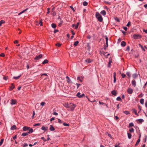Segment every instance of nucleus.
Instances as JSON below:
<instances>
[{
	"label": "nucleus",
	"instance_id": "1",
	"mask_svg": "<svg viewBox=\"0 0 147 147\" xmlns=\"http://www.w3.org/2000/svg\"><path fill=\"white\" fill-rule=\"evenodd\" d=\"M96 17L100 22H102L103 20V18L99 13L97 12L96 13Z\"/></svg>",
	"mask_w": 147,
	"mask_h": 147
},
{
	"label": "nucleus",
	"instance_id": "2",
	"mask_svg": "<svg viewBox=\"0 0 147 147\" xmlns=\"http://www.w3.org/2000/svg\"><path fill=\"white\" fill-rule=\"evenodd\" d=\"M33 129L32 128H30L28 132H27L23 133L21 135H22V136H25L27 135H28L30 133H32L33 132Z\"/></svg>",
	"mask_w": 147,
	"mask_h": 147
},
{
	"label": "nucleus",
	"instance_id": "3",
	"mask_svg": "<svg viewBox=\"0 0 147 147\" xmlns=\"http://www.w3.org/2000/svg\"><path fill=\"white\" fill-rule=\"evenodd\" d=\"M76 106L75 105L72 103H70L69 104L68 108L69 109V110L70 111H73L74 109Z\"/></svg>",
	"mask_w": 147,
	"mask_h": 147
},
{
	"label": "nucleus",
	"instance_id": "4",
	"mask_svg": "<svg viewBox=\"0 0 147 147\" xmlns=\"http://www.w3.org/2000/svg\"><path fill=\"white\" fill-rule=\"evenodd\" d=\"M133 37L134 39H137L140 38L141 37V36L140 34H135L133 35Z\"/></svg>",
	"mask_w": 147,
	"mask_h": 147
},
{
	"label": "nucleus",
	"instance_id": "5",
	"mask_svg": "<svg viewBox=\"0 0 147 147\" xmlns=\"http://www.w3.org/2000/svg\"><path fill=\"white\" fill-rule=\"evenodd\" d=\"M17 100L16 99H11V102L10 104L11 105H14L16 104L17 103Z\"/></svg>",
	"mask_w": 147,
	"mask_h": 147
},
{
	"label": "nucleus",
	"instance_id": "6",
	"mask_svg": "<svg viewBox=\"0 0 147 147\" xmlns=\"http://www.w3.org/2000/svg\"><path fill=\"white\" fill-rule=\"evenodd\" d=\"M133 90L130 88H129L127 90V92L129 94H131L133 93Z\"/></svg>",
	"mask_w": 147,
	"mask_h": 147
},
{
	"label": "nucleus",
	"instance_id": "7",
	"mask_svg": "<svg viewBox=\"0 0 147 147\" xmlns=\"http://www.w3.org/2000/svg\"><path fill=\"white\" fill-rule=\"evenodd\" d=\"M30 129V127H26V126L24 127L23 128V130L24 131H26L28 130V131H29V130Z\"/></svg>",
	"mask_w": 147,
	"mask_h": 147
},
{
	"label": "nucleus",
	"instance_id": "8",
	"mask_svg": "<svg viewBox=\"0 0 147 147\" xmlns=\"http://www.w3.org/2000/svg\"><path fill=\"white\" fill-rule=\"evenodd\" d=\"M42 57V55L41 54H40L38 56H37L34 58L35 60H38L39 59L41 58Z\"/></svg>",
	"mask_w": 147,
	"mask_h": 147
},
{
	"label": "nucleus",
	"instance_id": "9",
	"mask_svg": "<svg viewBox=\"0 0 147 147\" xmlns=\"http://www.w3.org/2000/svg\"><path fill=\"white\" fill-rule=\"evenodd\" d=\"M112 60L111 58H109V62L108 64V67H110L111 63H112Z\"/></svg>",
	"mask_w": 147,
	"mask_h": 147
},
{
	"label": "nucleus",
	"instance_id": "10",
	"mask_svg": "<svg viewBox=\"0 0 147 147\" xmlns=\"http://www.w3.org/2000/svg\"><path fill=\"white\" fill-rule=\"evenodd\" d=\"M11 84V86H10L9 88V90L10 91L12 90L15 88V87L13 83H12Z\"/></svg>",
	"mask_w": 147,
	"mask_h": 147
},
{
	"label": "nucleus",
	"instance_id": "11",
	"mask_svg": "<svg viewBox=\"0 0 147 147\" xmlns=\"http://www.w3.org/2000/svg\"><path fill=\"white\" fill-rule=\"evenodd\" d=\"M85 61L86 63H88L91 62L92 61V60H91L90 59L88 58L86 59Z\"/></svg>",
	"mask_w": 147,
	"mask_h": 147
},
{
	"label": "nucleus",
	"instance_id": "12",
	"mask_svg": "<svg viewBox=\"0 0 147 147\" xmlns=\"http://www.w3.org/2000/svg\"><path fill=\"white\" fill-rule=\"evenodd\" d=\"M116 73L115 72H114L113 73V78H114V81L113 82L114 83H115L116 82Z\"/></svg>",
	"mask_w": 147,
	"mask_h": 147
},
{
	"label": "nucleus",
	"instance_id": "13",
	"mask_svg": "<svg viewBox=\"0 0 147 147\" xmlns=\"http://www.w3.org/2000/svg\"><path fill=\"white\" fill-rule=\"evenodd\" d=\"M132 84L133 86L135 87L136 86V82L134 80H133L132 81Z\"/></svg>",
	"mask_w": 147,
	"mask_h": 147
},
{
	"label": "nucleus",
	"instance_id": "14",
	"mask_svg": "<svg viewBox=\"0 0 147 147\" xmlns=\"http://www.w3.org/2000/svg\"><path fill=\"white\" fill-rule=\"evenodd\" d=\"M66 78L68 80H67V82L70 84L71 82V80L69 78L68 76H67L66 77Z\"/></svg>",
	"mask_w": 147,
	"mask_h": 147
},
{
	"label": "nucleus",
	"instance_id": "15",
	"mask_svg": "<svg viewBox=\"0 0 147 147\" xmlns=\"http://www.w3.org/2000/svg\"><path fill=\"white\" fill-rule=\"evenodd\" d=\"M111 93L114 96H116L117 94V93L115 90H113L111 92Z\"/></svg>",
	"mask_w": 147,
	"mask_h": 147
},
{
	"label": "nucleus",
	"instance_id": "16",
	"mask_svg": "<svg viewBox=\"0 0 147 147\" xmlns=\"http://www.w3.org/2000/svg\"><path fill=\"white\" fill-rule=\"evenodd\" d=\"M48 128L47 127L42 126L41 127V129L42 130L44 131H47L48 129Z\"/></svg>",
	"mask_w": 147,
	"mask_h": 147
},
{
	"label": "nucleus",
	"instance_id": "17",
	"mask_svg": "<svg viewBox=\"0 0 147 147\" xmlns=\"http://www.w3.org/2000/svg\"><path fill=\"white\" fill-rule=\"evenodd\" d=\"M79 24V23H78L76 25L73 24L72 25V27H75V28L76 29H77L78 27V25Z\"/></svg>",
	"mask_w": 147,
	"mask_h": 147
},
{
	"label": "nucleus",
	"instance_id": "18",
	"mask_svg": "<svg viewBox=\"0 0 147 147\" xmlns=\"http://www.w3.org/2000/svg\"><path fill=\"white\" fill-rule=\"evenodd\" d=\"M100 13L102 15H103L105 16L106 15V11L105 10H103L102 11L100 12Z\"/></svg>",
	"mask_w": 147,
	"mask_h": 147
},
{
	"label": "nucleus",
	"instance_id": "19",
	"mask_svg": "<svg viewBox=\"0 0 147 147\" xmlns=\"http://www.w3.org/2000/svg\"><path fill=\"white\" fill-rule=\"evenodd\" d=\"M49 129L51 131H53L55 129L52 125H51Z\"/></svg>",
	"mask_w": 147,
	"mask_h": 147
},
{
	"label": "nucleus",
	"instance_id": "20",
	"mask_svg": "<svg viewBox=\"0 0 147 147\" xmlns=\"http://www.w3.org/2000/svg\"><path fill=\"white\" fill-rule=\"evenodd\" d=\"M16 129V126L15 125L12 126L11 128V130H13Z\"/></svg>",
	"mask_w": 147,
	"mask_h": 147
},
{
	"label": "nucleus",
	"instance_id": "21",
	"mask_svg": "<svg viewBox=\"0 0 147 147\" xmlns=\"http://www.w3.org/2000/svg\"><path fill=\"white\" fill-rule=\"evenodd\" d=\"M127 134L128 138L129 139H130L131 138V133H127Z\"/></svg>",
	"mask_w": 147,
	"mask_h": 147
},
{
	"label": "nucleus",
	"instance_id": "22",
	"mask_svg": "<svg viewBox=\"0 0 147 147\" xmlns=\"http://www.w3.org/2000/svg\"><path fill=\"white\" fill-rule=\"evenodd\" d=\"M126 45V43L124 41H122L121 43V45L123 47L125 46Z\"/></svg>",
	"mask_w": 147,
	"mask_h": 147
},
{
	"label": "nucleus",
	"instance_id": "23",
	"mask_svg": "<svg viewBox=\"0 0 147 147\" xmlns=\"http://www.w3.org/2000/svg\"><path fill=\"white\" fill-rule=\"evenodd\" d=\"M132 110L133 112L134 113H135V114L136 115H137V116H138V114L137 113L136 110L135 109H132Z\"/></svg>",
	"mask_w": 147,
	"mask_h": 147
},
{
	"label": "nucleus",
	"instance_id": "24",
	"mask_svg": "<svg viewBox=\"0 0 147 147\" xmlns=\"http://www.w3.org/2000/svg\"><path fill=\"white\" fill-rule=\"evenodd\" d=\"M140 103L142 105H143L144 102V100L143 98H141L140 100Z\"/></svg>",
	"mask_w": 147,
	"mask_h": 147
},
{
	"label": "nucleus",
	"instance_id": "25",
	"mask_svg": "<svg viewBox=\"0 0 147 147\" xmlns=\"http://www.w3.org/2000/svg\"><path fill=\"white\" fill-rule=\"evenodd\" d=\"M123 112L126 115H127L130 114L129 111H123Z\"/></svg>",
	"mask_w": 147,
	"mask_h": 147
},
{
	"label": "nucleus",
	"instance_id": "26",
	"mask_svg": "<svg viewBox=\"0 0 147 147\" xmlns=\"http://www.w3.org/2000/svg\"><path fill=\"white\" fill-rule=\"evenodd\" d=\"M63 105L66 108H68L69 107V104L65 103L63 104Z\"/></svg>",
	"mask_w": 147,
	"mask_h": 147
},
{
	"label": "nucleus",
	"instance_id": "27",
	"mask_svg": "<svg viewBox=\"0 0 147 147\" xmlns=\"http://www.w3.org/2000/svg\"><path fill=\"white\" fill-rule=\"evenodd\" d=\"M40 106L39 104L38 103L36 104L35 105V108L36 109H38Z\"/></svg>",
	"mask_w": 147,
	"mask_h": 147
},
{
	"label": "nucleus",
	"instance_id": "28",
	"mask_svg": "<svg viewBox=\"0 0 147 147\" xmlns=\"http://www.w3.org/2000/svg\"><path fill=\"white\" fill-rule=\"evenodd\" d=\"M48 62V61L47 59H45L44 60V61L42 62V64H44L46 63H47Z\"/></svg>",
	"mask_w": 147,
	"mask_h": 147
},
{
	"label": "nucleus",
	"instance_id": "29",
	"mask_svg": "<svg viewBox=\"0 0 147 147\" xmlns=\"http://www.w3.org/2000/svg\"><path fill=\"white\" fill-rule=\"evenodd\" d=\"M138 76V75L136 74H134L132 75V77L133 78L135 79L136 78V77Z\"/></svg>",
	"mask_w": 147,
	"mask_h": 147
},
{
	"label": "nucleus",
	"instance_id": "30",
	"mask_svg": "<svg viewBox=\"0 0 147 147\" xmlns=\"http://www.w3.org/2000/svg\"><path fill=\"white\" fill-rule=\"evenodd\" d=\"M79 43V42L78 41H77L74 42V46H77Z\"/></svg>",
	"mask_w": 147,
	"mask_h": 147
},
{
	"label": "nucleus",
	"instance_id": "31",
	"mask_svg": "<svg viewBox=\"0 0 147 147\" xmlns=\"http://www.w3.org/2000/svg\"><path fill=\"white\" fill-rule=\"evenodd\" d=\"M129 131L131 132V133H132L133 132H134V129L132 128H130V129H129Z\"/></svg>",
	"mask_w": 147,
	"mask_h": 147
},
{
	"label": "nucleus",
	"instance_id": "32",
	"mask_svg": "<svg viewBox=\"0 0 147 147\" xmlns=\"http://www.w3.org/2000/svg\"><path fill=\"white\" fill-rule=\"evenodd\" d=\"M105 38H106V45L108 46V38L107 37H106Z\"/></svg>",
	"mask_w": 147,
	"mask_h": 147
},
{
	"label": "nucleus",
	"instance_id": "33",
	"mask_svg": "<svg viewBox=\"0 0 147 147\" xmlns=\"http://www.w3.org/2000/svg\"><path fill=\"white\" fill-rule=\"evenodd\" d=\"M5 23V21L4 20H1L0 22V26H1V24H4V23Z\"/></svg>",
	"mask_w": 147,
	"mask_h": 147
},
{
	"label": "nucleus",
	"instance_id": "34",
	"mask_svg": "<svg viewBox=\"0 0 147 147\" xmlns=\"http://www.w3.org/2000/svg\"><path fill=\"white\" fill-rule=\"evenodd\" d=\"M51 26L53 28H55L56 27V25L53 23L51 24Z\"/></svg>",
	"mask_w": 147,
	"mask_h": 147
},
{
	"label": "nucleus",
	"instance_id": "35",
	"mask_svg": "<svg viewBox=\"0 0 147 147\" xmlns=\"http://www.w3.org/2000/svg\"><path fill=\"white\" fill-rule=\"evenodd\" d=\"M20 76H18L17 77L14 76L13 77V78L16 80H17V79H18L20 78Z\"/></svg>",
	"mask_w": 147,
	"mask_h": 147
},
{
	"label": "nucleus",
	"instance_id": "36",
	"mask_svg": "<svg viewBox=\"0 0 147 147\" xmlns=\"http://www.w3.org/2000/svg\"><path fill=\"white\" fill-rule=\"evenodd\" d=\"M134 126V124L132 123H130L129 124V127H131L133 126Z\"/></svg>",
	"mask_w": 147,
	"mask_h": 147
},
{
	"label": "nucleus",
	"instance_id": "37",
	"mask_svg": "<svg viewBox=\"0 0 147 147\" xmlns=\"http://www.w3.org/2000/svg\"><path fill=\"white\" fill-rule=\"evenodd\" d=\"M140 139H139L137 141V142H136V143L135 144V146L137 145V144L140 142Z\"/></svg>",
	"mask_w": 147,
	"mask_h": 147
},
{
	"label": "nucleus",
	"instance_id": "38",
	"mask_svg": "<svg viewBox=\"0 0 147 147\" xmlns=\"http://www.w3.org/2000/svg\"><path fill=\"white\" fill-rule=\"evenodd\" d=\"M83 4L84 6H86L87 5L88 3L86 1H84L83 2Z\"/></svg>",
	"mask_w": 147,
	"mask_h": 147
},
{
	"label": "nucleus",
	"instance_id": "39",
	"mask_svg": "<svg viewBox=\"0 0 147 147\" xmlns=\"http://www.w3.org/2000/svg\"><path fill=\"white\" fill-rule=\"evenodd\" d=\"M139 45L140 46V47H141L142 49L144 51H145V50L143 47L140 44H139Z\"/></svg>",
	"mask_w": 147,
	"mask_h": 147
},
{
	"label": "nucleus",
	"instance_id": "40",
	"mask_svg": "<svg viewBox=\"0 0 147 147\" xmlns=\"http://www.w3.org/2000/svg\"><path fill=\"white\" fill-rule=\"evenodd\" d=\"M116 100H118V101H121V97L119 96L117 98Z\"/></svg>",
	"mask_w": 147,
	"mask_h": 147
},
{
	"label": "nucleus",
	"instance_id": "41",
	"mask_svg": "<svg viewBox=\"0 0 147 147\" xmlns=\"http://www.w3.org/2000/svg\"><path fill=\"white\" fill-rule=\"evenodd\" d=\"M63 125L65 126H69V125L68 124L66 123H63Z\"/></svg>",
	"mask_w": 147,
	"mask_h": 147
},
{
	"label": "nucleus",
	"instance_id": "42",
	"mask_svg": "<svg viewBox=\"0 0 147 147\" xmlns=\"http://www.w3.org/2000/svg\"><path fill=\"white\" fill-rule=\"evenodd\" d=\"M81 94L80 92H79L76 94V96L79 98H80V96H81Z\"/></svg>",
	"mask_w": 147,
	"mask_h": 147
},
{
	"label": "nucleus",
	"instance_id": "43",
	"mask_svg": "<svg viewBox=\"0 0 147 147\" xmlns=\"http://www.w3.org/2000/svg\"><path fill=\"white\" fill-rule=\"evenodd\" d=\"M144 94L142 93H141L140 95H138V97H142L143 96Z\"/></svg>",
	"mask_w": 147,
	"mask_h": 147
},
{
	"label": "nucleus",
	"instance_id": "44",
	"mask_svg": "<svg viewBox=\"0 0 147 147\" xmlns=\"http://www.w3.org/2000/svg\"><path fill=\"white\" fill-rule=\"evenodd\" d=\"M3 140H4L3 139H1V141L0 142V146L2 144V143L3 142Z\"/></svg>",
	"mask_w": 147,
	"mask_h": 147
},
{
	"label": "nucleus",
	"instance_id": "45",
	"mask_svg": "<svg viewBox=\"0 0 147 147\" xmlns=\"http://www.w3.org/2000/svg\"><path fill=\"white\" fill-rule=\"evenodd\" d=\"M77 80H79L80 82H82V80L81 79V78L80 77H78L77 78Z\"/></svg>",
	"mask_w": 147,
	"mask_h": 147
},
{
	"label": "nucleus",
	"instance_id": "46",
	"mask_svg": "<svg viewBox=\"0 0 147 147\" xmlns=\"http://www.w3.org/2000/svg\"><path fill=\"white\" fill-rule=\"evenodd\" d=\"M126 75L129 77H131V75L130 73L129 72H127L126 73Z\"/></svg>",
	"mask_w": 147,
	"mask_h": 147
},
{
	"label": "nucleus",
	"instance_id": "47",
	"mask_svg": "<svg viewBox=\"0 0 147 147\" xmlns=\"http://www.w3.org/2000/svg\"><path fill=\"white\" fill-rule=\"evenodd\" d=\"M45 104V102H42L40 103V105L42 106H44Z\"/></svg>",
	"mask_w": 147,
	"mask_h": 147
},
{
	"label": "nucleus",
	"instance_id": "48",
	"mask_svg": "<svg viewBox=\"0 0 147 147\" xmlns=\"http://www.w3.org/2000/svg\"><path fill=\"white\" fill-rule=\"evenodd\" d=\"M61 45V44L59 43H57L56 44V45L57 46L59 47H60Z\"/></svg>",
	"mask_w": 147,
	"mask_h": 147
},
{
	"label": "nucleus",
	"instance_id": "49",
	"mask_svg": "<svg viewBox=\"0 0 147 147\" xmlns=\"http://www.w3.org/2000/svg\"><path fill=\"white\" fill-rule=\"evenodd\" d=\"M39 24L41 26L42 25V23L41 20H40L39 23Z\"/></svg>",
	"mask_w": 147,
	"mask_h": 147
},
{
	"label": "nucleus",
	"instance_id": "50",
	"mask_svg": "<svg viewBox=\"0 0 147 147\" xmlns=\"http://www.w3.org/2000/svg\"><path fill=\"white\" fill-rule=\"evenodd\" d=\"M138 121L140 122H142L144 121V120L142 119H139L138 120Z\"/></svg>",
	"mask_w": 147,
	"mask_h": 147
},
{
	"label": "nucleus",
	"instance_id": "51",
	"mask_svg": "<svg viewBox=\"0 0 147 147\" xmlns=\"http://www.w3.org/2000/svg\"><path fill=\"white\" fill-rule=\"evenodd\" d=\"M121 76L122 77V78H125L126 77V75L125 74H121Z\"/></svg>",
	"mask_w": 147,
	"mask_h": 147
},
{
	"label": "nucleus",
	"instance_id": "52",
	"mask_svg": "<svg viewBox=\"0 0 147 147\" xmlns=\"http://www.w3.org/2000/svg\"><path fill=\"white\" fill-rule=\"evenodd\" d=\"M0 56L1 57H4L5 56V55L4 53H1L0 54Z\"/></svg>",
	"mask_w": 147,
	"mask_h": 147
},
{
	"label": "nucleus",
	"instance_id": "53",
	"mask_svg": "<svg viewBox=\"0 0 147 147\" xmlns=\"http://www.w3.org/2000/svg\"><path fill=\"white\" fill-rule=\"evenodd\" d=\"M70 7L72 9V10H73V11H75V10H74V8L72 6H70Z\"/></svg>",
	"mask_w": 147,
	"mask_h": 147
},
{
	"label": "nucleus",
	"instance_id": "54",
	"mask_svg": "<svg viewBox=\"0 0 147 147\" xmlns=\"http://www.w3.org/2000/svg\"><path fill=\"white\" fill-rule=\"evenodd\" d=\"M23 147H26V146H28V145L27 143H24L23 144Z\"/></svg>",
	"mask_w": 147,
	"mask_h": 147
},
{
	"label": "nucleus",
	"instance_id": "55",
	"mask_svg": "<svg viewBox=\"0 0 147 147\" xmlns=\"http://www.w3.org/2000/svg\"><path fill=\"white\" fill-rule=\"evenodd\" d=\"M76 85H77V89L80 86V84H78V83H76Z\"/></svg>",
	"mask_w": 147,
	"mask_h": 147
},
{
	"label": "nucleus",
	"instance_id": "56",
	"mask_svg": "<svg viewBox=\"0 0 147 147\" xmlns=\"http://www.w3.org/2000/svg\"><path fill=\"white\" fill-rule=\"evenodd\" d=\"M58 121L59 123H63V122L61 121L59 119H58Z\"/></svg>",
	"mask_w": 147,
	"mask_h": 147
},
{
	"label": "nucleus",
	"instance_id": "57",
	"mask_svg": "<svg viewBox=\"0 0 147 147\" xmlns=\"http://www.w3.org/2000/svg\"><path fill=\"white\" fill-rule=\"evenodd\" d=\"M108 46L107 45H105L104 46V49L105 50H106L107 48L108 47Z\"/></svg>",
	"mask_w": 147,
	"mask_h": 147
},
{
	"label": "nucleus",
	"instance_id": "58",
	"mask_svg": "<svg viewBox=\"0 0 147 147\" xmlns=\"http://www.w3.org/2000/svg\"><path fill=\"white\" fill-rule=\"evenodd\" d=\"M131 24V22H129L127 24V26H129V25L130 24Z\"/></svg>",
	"mask_w": 147,
	"mask_h": 147
},
{
	"label": "nucleus",
	"instance_id": "59",
	"mask_svg": "<svg viewBox=\"0 0 147 147\" xmlns=\"http://www.w3.org/2000/svg\"><path fill=\"white\" fill-rule=\"evenodd\" d=\"M105 3L107 4L110 5L111 3L108 1H105Z\"/></svg>",
	"mask_w": 147,
	"mask_h": 147
},
{
	"label": "nucleus",
	"instance_id": "60",
	"mask_svg": "<svg viewBox=\"0 0 147 147\" xmlns=\"http://www.w3.org/2000/svg\"><path fill=\"white\" fill-rule=\"evenodd\" d=\"M3 79L4 80H7V77H5H5H3Z\"/></svg>",
	"mask_w": 147,
	"mask_h": 147
},
{
	"label": "nucleus",
	"instance_id": "61",
	"mask_svg": "<svg viewBox=\"0 0 147 147\" xmlns=\"http://www.w3.org/2000/svg\"><path fill=\"white\" fill-rule=\"evenodd\" d=\"M138 109H139L140 111H141V110L142 108L140 106H138Z\"/></svg>",
	"mask_w": 147,
	"mask_h": 147
},
{
	"label": "nucleus",
	"instance_id": "62",
	"mask_svg": "<svg viewBox=\"0 0 147 147\" xmlns=\"http://www.w3.org/2000/svg\"><path fill=\"white\" fill-rule=\"evenodd\" d=\"M53 114L55 115H57L58 113H57V112H55L53 113Z\"/></svg>",
	"mask_w": 147,
	"mask_h": 147
},
{
	"label": "nucleus",
	"instance_id": "63",
	"mask_svg": "<svg viewBox=\"0 0 147 147\" xmlns=\"http://www.w3.org/2000/svg\"><path fill=\"white\" fill-rule=\"evenodd\" d=\"M55 119V118L54 117H52L51 119H50V121H51L53 120H54Z\"/></svg>",
	"mask_w": 147,
	"mask_h": 147
},
{
	"label": "nucleus",
	"instance_id": "64",
	"mask_svg": "<svg viewBox=\"0 0 147 147\" xmlns=\"http://www.w3.org/2000/svg\"><path fill=\"white\" fill-rule=\"evenodd\" d=\"M144 7L146 9H147V4H145L144 5Z\"/></svg>",
	"mask_w": 147,
	"mask_h": 147
}]
</instances>
